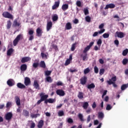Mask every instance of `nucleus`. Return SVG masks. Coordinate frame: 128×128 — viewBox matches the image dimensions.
<instances>
[{"instance_id": "31", "label": "nucleus", "mask_w": 128, "mask_h": 128, "mask_svg": "<svg viewBox=\"0 0 128 128\" xmlns=\"http://www.w3.org/2000/svg\"><path fill=\"white\" fill-rule=\"evenodd\" d=\"M78 118H80L81 122H84V116L82 114H78Z\"/></svg>"}, {"instance_id": "62", "label": "nucleus", "mask_w": 128, "mask_h": 128, "mask_svg": "<svg viewBox=\"0 0 128 128\" xmlns=\"http://www.w3.org/2000/svg\"><path fill=\"white\" fill-rule=\"evenodd\" d=\"M70 64V60L68 59V60H66V62H65V64H64V65H65V66H68V64Z\"/></svg>"}, {"instance_id": "35", "label": "nucleus", "mask_w": 128, "mask_h": 128, "mask_svg": "<svg viewBox=\"0 0 128 128\" xmlns=\"http://www.w3.org/2000/svg\"><path fill=\"white\" fill-rule=\"evenodd\" d=\"M78 98H80V100H82V98H84V93H82V92H79L78 94Z\"/></svg>"}, {"instance_id": "1", "label": "nucleus", "mask_w": 128, "mask_h": 128, "mask_svg": "<svg viewBox=\"0 0 128 128\" xmlns=\"http://www.w3.org/2000/svg\"><path fill=\"white\" fill-rule=\"evenodd\" d=\"M22 38H24V34H19L13 42L14 46H16L18 43V41L22 40Z\"/></svg>"}, {"instance_id": "8", "label": "nucleus", "mask_w": 128, "mask_h": 128, "mask_svg": "<svg viewBox=\"0 0 128 128\" xmlns=\"http://www.w3.org/2000/svg\"><path fill=\"white\" fill-rule=\"evenodd\" d=\"M32 58L30 57L26 56L22 58L21 60V62L22 64H24V62H30Z\"/></svg>"}, {"instance_id": "25", "label": "nucleus", "mask_w": 128, "mask_h": 128, "mask_svg": "<svg viewBox=\"0 0 128 128\" xmlns=\"http://www.w3.org/2000/svg\"><path fill=\"white\" fill-rule=\"evenodd\" d=\"M88 106V102H84L82 104V108L84 110H87Z\"/></svg>"}, {"instance_id": "41", "label": "nucleus", "mask_w": 128, "mask_h": 128, "mask_svg": "<svg viewBox=\"0 0 128 128\" xmlns=\"http://www.w3.org/2000/svg\"><path fill=\"white\" fill-rule=\"evenodd\" d=\"M112 108V106L110 104H108L106 106V110H110Z\"/></svg>"}, {"instance_id": "40", "label": "nucleus", "mask_w": 128, "mask_h": 128, "mask_svg": "<svg viewBox=\"0 0 128 128\" xmlns=\"http://www.w3.org/2000/svg\"><path fill=\"white\" fill-rule=\"evenodd\" d=\"M44 74L46 76H48L50 74H52V70H46L44 72Z\"/></svg>"}, {"instance_id": "59", "label": "nucleus", "mask_w": 128, "mask_h": 128, "mask_svg": "<svg viewBox=\"0 0 128 128\" xmlns=\"http://www.w3.org/2000/svg\"><path fill=\"white\" fill-rule=\"evenodd\" d=\"M128 59L124 58L122 60V64H123L126 65V64H128Z\"/></svg>"}, {"instance_id": "51", "label": "nucleus", "mask_w": 128, "mask_h": 128, "mask_svg": "<svg viewBox=\"0 0 128 128\" xmlns=\"http://www.w3.org/2000/svg\"><path fill=\"white\" fill-rule=\"evenodd\" d=\"M90 72V68H86L84 70V74H88Z\"/></svg>"}, {"instance_id": "64", "label": "nucleus", "mask_w": 128, "mask_h": 128, "mask_svg": "<svg viewBox=\"0 0 128 128\" xmlns=\"http://www.w3.org/2000/svg\"><path fill=\"white\" fill-rule=\"evenodd\" d=\"M34 126H36V124L34 122H32L31 124V126H30V128H34Z\"/></svg>"}, {"instance_id": "39", "label": "nucleus", "mask_w": 128, "mask_h": 128, "mask_svg": "<svg viewBox=\"0 0 128 128\" xmlns=\"http://www.w3.org/2000/svg\"><path fill=\"white\" fill-rule=\"evenodd\" d=\"M10 26H12V22L10 20H8L7 22V30H10Z\"/></svg>"}, {"instance_id": "19", "label": "nucleus", "mask_w": 128, "mask_h": 128, "mask_svg": "<svg viewBox=\"0 0 128 128\" xmlns=\"http://www.w3.org/2000/svg\"><path fill=\"white\" fill-rule=\"evenodd\" d=\"M28 66L26 64H22L20 68L21 72H26V70Z\"/></svg>"}, {"instance_id": "60", "label": "nucleus", "mask_w": 128, "mask_h": 128, "mask_svg": "<svg viewBox=\"0 0 128 128\" xmlns=\"http://www.w3.org/2000/svg\"><path fill=\"white\" fill-rule=\"evenodd\" d=\"M94 72L95 74H98V68L96 66L94 67Z\"/></svg>"}, {"instance_id": "12", "label": "nucleus", "mask_w": 128, "mask_h": 128, "mask_svg": "<svg viewBox=\"0 0 128 128\" xmlns=\"http://www.w3.org/2000/svg\"><path fill=\"white\" fill-rule=\"evenodd\" d=\"M116 34L118 38H124V33L122 32H116Z\"/></svg>"}, {"instance_id": "2", "label": "nucleus", "mask_w": 128, "mask_h": 128, "mask_svg": "<svg viewBox=\"0 0 128 128\" xmlns=\"http://www.w3.org/2000/svg\"><path fill=\"white\" fill-rule=\"evenodd\" d=\"M94 42H90L89 45L87 46L84 48V50H83V53L88 54V52L90 50V48H92V46H94Z\"/></svg>"}, {"instance_id": "49", "label": "nucleus", "mask_w": 128, "mask_h": 128, "mask_svg": "<svg viewBox=\"0 0 128 128\" xmlns=\"http://www.w3.org/2000/svg\"><path fill=\"white\" fill-rule=\"evenodd\" d=\"M102 36L104 38H108L110 36V34H108V33H105L102 34Z\"/></svg>"}, {"instance_id": "36", "label": "nucleus", "mask_w": 128, "mask_h": 128, "mask_svg": "<svg viewBox=\"0 0 128 128\" xmlns=\"http://www.w3.org/2000/svg\"><path fill=\"white\" fill-rule=\"evenodd\" d=\"M40 114H31L30 116L32 118H36L37 116H40Z\"/></svg>"}, {"instance_id": "26", "label": "nucleus", "mask_w": 128, "mask_h": 128, "mask_svg": "<svg viewBox=\"0 0 128 128\" xmlns=\"http://www.w3.org/2000/svg\"><path fill=\"white\" fill-rule=\"evenodd\" d=\"M87 88H88V90H92V88H96V85H94V84L92 83L91 84H88L87 86Z\"/></svg>"}, {"instance_id": "43", "label": "nucleus", "mask_w": 128, "mask_h": 128, "mask_svg": "<svg viewBox=\"0 0 128 128\" xmlns=\"http://www.w3.org/2000/svg\"><path fill=\"white\" fill-rule=\"evenodd\" d=\"M20 23L18 22V21L15 20L13 22L14 26H20Z\"/></svg>"}, {"instance_id": "3", "label": "nucleus", "mask_w": 128, "mask_h": 128, "mask_svg": "<svg viewBox=\"0 0 128 128\" xmlns=\"http://www.w3.org/2000/svg\"><path fill=\"white\" fill-rule=\"evenodd\" d=\"M2 16L4 18H10V20H12L14 18L12 15L8 12H4Z\"/></svg>"}, {"instance_id": "22", "label": "nucleus", "mask_w": 128, "mask_h": 128, "mask_svg": "<svg viewBox=\"0 0 128 128\" xmlns=\"http://www.w3.org/2000/svg\"><path fill=\"white\" fill-rule=\"evenodd\" d=\"M44 120H40L38 122V128H42V126H44Z\"/></svg>"}, {"instance_id": "55", "label": "nucleus", "mask_w": 128, "mask_h": 128, "mask_svg": "<svg viewBox=\"0 0 128 128\" xmlns=\"http://www.w3.org/2000/svg\"><path fill=\"white\" fill-rule=\"evenodd\" d=\"M104 74V68H101L100 70V76H102Z\"/></svg>"}, {"instance_id": "29", "label": "nucleus", "mask_w": 128, "mask_h": 128, "mask_svg": "<svg viewBox=\"0 0 128 128\" xmlns=\"http://www.w3.org/2000/svg\"><path fill=\"white\" fill-rule=\"evenodd\" d=\"M66 30H72V24L70 22H68L66 26Z\"/></svg>"}, {"instance_id": "15", "label": "nucleus", "mask_w": 128, "mask_h": 128, "mask_svg": "<svg viewBox=\"0 0 128 128\" xmlns=\"http://www.w3.org/2000/svg\"><path fill=\"white\" fill-rule=\"evenodd\" d=\"M33 86L36 90H39L40 88V84H38V81H36V80H34Z\"/></svg>"}, {"instance_id": "46", "label": "nucleus", "mask_w": 128, "mask_h": 128, "mask_svg": "<svg viewBox=\"0 0 128 128\" xmlns=\"http://www.w3.org/2000/svg\"><path fill=\"white\" fill-rule=\"evenodd\" d=\"M85 20H86V22H90V16H86L85 17Z\"/></svg>"}, {"instance_id": "16", "label": "nucleus", "mask_w": 128, "mask_h": 128, "mask_svg": "<svg viewBox=\"0 0 128 128\" xmlns=\"http://www.w3.org/2000/svg\"><path fill=\"white\" fill-rule=\"evenodd\" d=\"M24 84L25 86H28L30 84V78H28V77L25 78Z\"/></svg>"}, {"instance_id": "50", "label": "nucleus", "mask_w": 128, "mask_h": 128, "mask_svg": "<svg viewBox=\"0 0 128 128\" xmlns=\"http://www.w3.org/2000/svg\"><path fill=\"white\" fill-rule=\"evenodd\" d=\"M64 113L62 110H60L58 112V116H64Z\"/></svg>"}, {"instance_id": "58", "label": "nucleus", "mask_w": 128, "mask_h": 128, "mask_svg": "<svg viewBox=\"0 0 128 128\" xmlns=\"http://www.w3.org/2000/svg\"><path fill=\"white\" fill-rule=\"evenodd\" d=\"M94 50L96 52L98 50H100V46H95L94 47Z\"/></svg>"}, {"instance_id": "32", "label": "nucleus", "mask_w": 128, "mask_h": 128, "mask_svg": "<svg viewBox=\"0 0 128 128\" xmlns=\"http://www.w3.org/2000/svg\"><path fill=\"white\" fill-rule=\"evenodd\" d=\"M104 115L102 112H98V118H104Z\"/></svg>"}, {"instance_id": "27", "label": "nucleus", "mask_w": 128, "mask_h": 128, "mask_svg": "<svg viewBox=\"0 0 128 128\" xmlns=\"http://www.w3.org/2000/svg\"><path fill=\"white\" fill-rule=\"evenodd\" d=\"M22 114H23V116H29L30 112H28V111L26 110H23Z\"/></svg>"}, {"instance_id": "5", "label": "nucleus", "mask_w": 128, "mask_h": 128, "mask_svg": "<svg viewBox=\"0 0 128 128\" xmlns=\"http://www.w3.org/2000/svg\"><path fill=\"white\" fill-rule=\"evenodd\" d=\"M106 32V30L104 28H102L99 30L98 32H94V34H92V36L96 37L98 36V34H104V32Z\"/></svg>"}, {"instance_id": "21", "label": "nucleus", "mask_w": 128, "mask_h": 128, "mask_svg": "<svg viewBox=\"0 0 128 128\" xmlns=\"http://www.w3.org/2000/svg\"><path fill=\"white\" fill-rule=\"evenodd\" d=\"M14 52V48H10L7 50V56H12Z\"/></svg>"}, {"instance_id": "14", "label": "nucleus", "mask_w": 128, "mask_h": 128, "mask_svg": "<svg viewBox=\"0 0 128 128\" xmlns=\"http://www.w3.org/2000/svg\"><path fill=\"white\" fill-rule=\"evenodd\" d=\"M81 56L82 58V60H84V62L88 60V53H83L81 54Z\"/></svg>"}, {"instance_id": "42", "label": "nucleus", "mask_w": 128, "mask_h": 128, "mask_svg": "<svg viewBox=\"0 0 128 128\" xmlns=\"http://www.w3.org/2000/svg\"><path fill=\"white\" fill-rule=\"evenodd\" d=\"M66 122L68 124H74V120L72 118H66Z\"/></svg>"}, {"instance_id": "63", "label": "nucleus", "mask_w": 128, "mask_h": 128, "mask_svg": "<svg viewBox=\"0 0 128 128\" xmlns=\"http://www.w3.org/2000/svg\"><path fill=\"white\" fill-rule=\"evenodd\" d=\"M104 26V24L102 23L99 26L98 28L102 30V28H103Z\"/></svg>"}, {"instance_id": "37", "label": "nucleus", "mask_w": 128, "mask_h": 128, "mask_svg": "<svg viewBox=\"0 0 128 128\" xmlns=\"http://www.w3.org/2000/svg\"><path fill=\"white\" fill-rule=\"evenodd\" d=\"M41 56L44 60H48V56L44 52H41Z\"/></svg>"}, {"instance_id": "10", "label": "nucleus", "mask_w": 128, "mask_h": 128, "mask_svg": "<svg viewBox=\"0 0 128 128\" xmlns=\"http://www.w3.org/2000/svg\"><path fill=\"white\" fill-rule=\"evenodd\" d=\"M56 93L58 96H64L66 94L64 93V91L62 90H58L56 91Z\"/></svg>"}, {"instance_id": "18", "label": "nucleus", "mask_w": 128, "mask_h": 128, "mask_svg": "<svg viewBox=\"0 0 128 128\" xmlns=\"http://www.w3.org/2000/svg\"><path fill=\"white\" fill-rule=\"evenodd\" d=\"M60 0L56 2L52 6V10H56V8H58L60 6Z\"/></svg>"}, {"instance_id": "45", "label": "nucleus", "mask_w": 128, "mask_h": 128, "mask_svg": "<svg viewBox=\"0 0 128 128\" xmlns=\"http://www.w3.org/2000/svg\"><path fill=\"white\" fill-rule=\"evenodd\" d=\"M128 49L126 48V49L124 50H123L122 54L124 56H126V54H128Z\"/></svg>"}, {"instance_id": "61", "label": "nucleus", "mask_w": 128, "mask_h": 128, "mask_svg": "<svg viewBox=\"0 0 128 128\" xmlns=\"http://www.w3.org/2000/svg\"><path fill=\"white\" fill-rule=\"evenodd\" d=\"M34 30H29L28 34H29V36H34Z\"/></svg>"}, {"instance_id": "6", "label": "nucleus", "mask_w": 128, "mask_h": 128, "mask_svg": "<svg viewBox=\"0 0 128 128\" xmlns=\"http://www.w3.org/2000/svg\"><path fill=\"white\" fill-rule=\"evenodd\" d=\"M86 80H88V78L86 76H84L80 79V84L82 86H84L86 84Z\"/></svg>"}, {"instance_id": "48", "label": "nucleus", "mask_w": 128, "mask_h": 128, "mask_svg": "<svg viewBox=\"0 0 128 128\" xmlns=\"http://www.w3.org/2000/svg\"><path fill=\"white\" fill-rule=\"evenodd\" d=\"M12 102H8L6 104V108H8L12 106Z\"/></svg>"}, {"instance_id": "13", "label": "nucleus", "mask_w": 128, "mask_h": 128, "mask_svg": "<svg viewBox=\"0 0 128 128\" xmlns=\"http://www.w3.org/2000/svg\"><path fill=\"white\" fill-rule=\"evenodd\" d=\"M116 8V5L114 4H110L106 5L104 8V10H108V8Z\"/></svg>"}, {"instance_id": "52", "label": "nucleus", "mask_w": 128, "mask_h": 128, "mask_svg": "<svg viewBox=\"0 0 128 128\" xmlns=\"http://www.w3.org/2000/svg\"><path fill=\"white\" fill-rule=\"evenodd\" d=\"M76 4L77 6L80 8L82 6V2L80 0H78L76 2Z\"/></svg>"}, {"instance_id": "23", "label": "nucleus", "mask_w": 128, "mask_h": 128, "mask_svg": "<svg viewBox=\"0 0 128 128\" xmlns=\"http://www.w3.org/2000/svg\"><path fill=\"white\" fill-rule=\"evenodd\" d=\"M15 100L16 105L18 106H20V98L16 96L15 98Z\"/></svg>"}, {"instance_id": "30", "label": "nucleus", "mask_w": 128, "mask_h": 128, "mask_svg": "<svg viewBox=\"0 0 128 128\" xmlns=\"http://www.w3.org/2000/svg\"><path fill=\"white\" fill-rule=\"evenodd\" d=\"M40 68H46V63L44 62V61H41L40 62Z\"/></svg>"}, {"instance_id": "53", "label": "nucleus", "mask_w": 128, "mask_h": 128, "mask_svg": "<svg viewBox=\"0 0 128 128\" xmlns=\"http://www.w3.org/2000/svg\"><path fill=\"white\" fill-rule=\"evenodd\" d=\"M109 80H111V82H116V76H114L111 78Z\"/></svg>"}, {"instance_id": "54", "label": "nucleus", "mask_w": 128, "mask_h": 128, "mask_svg": "<svg viewBox=\"0 0 128 128\" xmlns=\"http://www.w3.org/2000/svg\"><path fill=\"white\" fill-rule=\"evenodd\" d=\"M49 104H54L56 102V99L49 98L48 99Z\"/></svg>"}, {"instance_id": "9", "label": "nucleus", "mask_w": 128, "mask_h": 128, "mask_svg": "<svg viewBox=\"0 0 128 128\" xmlns=\"http://www.w3.org/2000/svg\"><path fill=\"white\" fill-rule=\"evenodd\" d=\"M52 22H47V25H46V30H47V32H50V30H52Z\"/></svg>"}, {"instance_id": "47", "label": "nucleus", "mask_w": 128, "mask_h": 128, "mask_svg": "<svg viewBox=\"0 0 128 128\" xmlns=\"http://www.w3.org/2000/svg\"><path fill=\"white\" fill-rule=\"evenodd\" d=\"M84 12L85 14V16H88L90 14L88 12V10L87 8H84Z\"/></svg>"}, {"instance_id": "7", "label": "nucleus", "mask_w": 128, "mask_h": 128, "mask_svg": "<svg viewBox=\"0 0 128 128\" xmlns=\"http://www.w3.org/2000/svg\"><path fill=\"white\" fill-rule=\"evenodd\" d=\"M12 118V112L7 113L5 116V118L6 120H10Z\"/></svg>"}, {"instance_id": "11", "label": "nucleus", "mask_w": 128, "mask_h": 128, "mask_svg": "<svg viewBox=\"0 0 128 128\" xmlns=\"http://www.w3.org/2000/svg\"><path fill=\"white\" fill-rule=\"evenodd\" d=\"M40 98L41 100L44 102V100H46V98H48V95H44V92H42L40 94Z\"/></svg>"}, {"instance_id": "33", "label": "nucleus", "mask_w": 128, "mask_h": 128, "mask_svg": "<svg viewBox=\"0 0 128 128\" xmlns=\"http://www.w3.org/2000/svg\"><path fill=\"white\" fill-rule=\"evenodd\" d=\"M68 8V4H64L62 6V10H66Z\"/></svg>"}, {"instance_id": "44", "label": "nucleus", "mask_w": 128, "mask_h": 128, "mask_svg": "<svg viewBox=\"0 0 128 128\" xmlns=\"http://www.w3.org/2000/svg\"><path fill=\"white\" fill-rule=\"evenodd\" d=\"M102 39H98L96 43L98 46H102Z\"/></svg>"}, {"instance_id": "4", "label": "nucleus", "mask_w": 128, "mask_h": 128, "mask_svg": "<svg viewBox=\"0 0 128 128\" xmlns=\"http://www.w3.org/2000/svg\"><path fill=\"white\" fill-rule=\"evenodd\" d=\"M6 84L8 86H14L16 82L14 79L10 78L8 80Z\"/></svg>"}, {"instance_id": "56", "label": "nucleus", "mask_w": 128, "mask_h": 128, "mask_svg": "<svg viewBox=\"0 0 128 128\" xmlns=\"http://www.w3.org/2000/svg\"><path fill=\"white\" fill-rule=\"evenodd\" d=\"M127 88L128 86H126V84H123L121 86V90H126V88Z\"/></svg>"}, {"instance_id": "17", "label": "nucleus", "mask_w": 128, "mask_h": 128, "mask_svg": "<svg viewBox=\"0 0 128 128\" xmlns=\"http://www.w3.org/2000/svg\"><path fill=\"white\" fill-rule=\"evenodd\" d=\"M36 32L38 36H42V28H38L36 29Z\"/></svg>"}, {"instance_id": "28", "label": "nucleus", "mask_w": 128, "mask_h": 128, "mask_svg": "<svg viewBox=\"0 0 128 128\" xmlns=\"http://www.w3.org/2000/svg\"><path fill=\"white\" fill-rule=\"evenodd\" d=\"M52 20L54 22H56L58 20V14H55L52 16Z\"/></svg>"}, {"instance_id": "20", "label": "nucleus", "mask_w": 128, "mask_h": 128, "mask_svg": "<svg viewBox=\"0 0 128 128\" xmlns=\"http://www.w3.org/2000/svg\"><path fill=\"white\" fill-rule=\"evenodd\" d=\"M16 86L18 88H26V86H24V84H22L21 82L18 83Z\"/></svg>"}, {"instance_id": "34", "label": "nucleus", "mask_w": 128, "mask_h": 128, "mask_svg": "<svg viewBox=\"0 0 128 128\" xmlns=\"http://www.w3.org/2000/svg\"><path fill=\"white\" fill-rule=\"evenodd\" d=\"M46 80L48 82H52V77L50 76L46 77Z\"/></svg>"}, {"instance_id": "57", "label": "nucleus", "mask_w": 128, "mask_h": 128, "mask_svg": "<svg viewBox=\"0 0 128 128\" xmlns=\"http://www.w3.org/2000/svg\"><path fill=\"white\" fill-rule=\"evenodd\" d=\"M33 68H36L38 66V62H34L32 64Z\"/></svg>"}, {"instance_id": "38", "label": "nucleus", "mask_w": 128, "mask_h": 128, "mask_svg": "<svg viewBox=\"0 0 128 128\" xmlns=\"http://www.w3.org/2000/svg\"><path fill=\"white\" fill-rule=\"evenodd\" d=\"M76 43H74L72 44L71 47L72 52H74L76 50Z\"/></svg>"}, {"instance_id": "24", "label": "nucleus", "mask_w": 128, "mask_h": 128, "mask_svg": "<svg viewBox=\"0 0 128 128\" xmlns=\"http://www.w3.org/2000/svg\"><path fill=\"white\" fill-rule=\"evenodd\" d=\"M106 82H107V84H109L110 85L113 84V86L114 88H116V86H118L116 84H115L114 82L112 81V80H107Z\"/></svg>"}]
</instances>
